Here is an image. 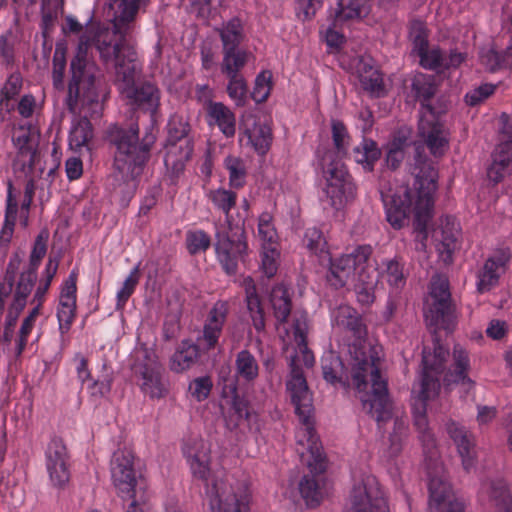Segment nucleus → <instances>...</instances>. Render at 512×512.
<instances>
[{
    "label": "nucleus",
    "instance_id": "nucleus-26",
    "mask_svg": "<svg viewBox=\"0 0 512 512\" xmlns=\"http://www.w3.org/2000/svg\"><path fill=\"white\" fill-rule=\"evenodd\" d=\"M458 235V224L452 218L442 220L440 227L434 232V237L438 241L437 249L445 262L451 260L452 253L457 247Z\"/></svg>",
    "mask_w": 512,
    "mask_h": 512
},
{
    "label": "nucleus",
    "instance_id": "nucleus-9",
    "mask_svg": "<svg viewBox=\"0 0 512 512\" xmlns=\"http://www.w3.org/2000/svg\"><path fill=\"white\" fill-rule=\"evenodd\" d=\"M132 359V371L141 392L150 399L165 397L168 393V385L162 377L161 366L154 350L139 344L132 353Z\"/></svg>",
    "mask_w": 512,
    "mask_h": 512
},
{
    "label": "nucleus",
    "instance_id": "nucleus-11",
    "mask_svg": "<svg viewBox=\"0 0 512 512\" xmlns=\"http://www.w3.org/2000/svg\"><path fill=\"white\" fill-rule=\"evenodd\" d=\"M211 512H247L250 491L245 482L216 479L207 487Z\"/></svg>",
    "mask_w": 512,
    "mask_h": 512
},
{
    "label": "nucleus",
    "instance_id": "nucleus-51",
    "mask_svg": "<svg viewBox=\"0 0 512 512\" xmlns=\"http://www.w3.org/2000/svg\"><path fill=\"white\" fill-rule=\"evenodd\" d=\"M261 269L267 277H273L279 265L280 251L279 246H266L261 248Z\"/></svg>",
    "mask_w": 512,
    "mask_h": 512
},
{
    "label": "nucleus",
    "instance_id": "nucleus-63",
    "mask_svg": "<svg viewBox=\"0 0 512 512\" xmlns=\"http://www.w3.org/2000/svg\"><path fill=\"white\" fill-rule=\"evenodd\" d=\"M304 241L311 252L318 254L324 251L326 241L322 232L318 228H308L305 232Z\"/></svg>",
    "mask_w": 512,
    "mask_h": 512
},
{
    "label": "nucleus",
    "instance_id": "nucleus-64",
    "mask_svg": "<svg viewBox=\"0 0 512 512\" xmlns=\"http://www.w3.org/2000/svg\"><path fill=\"white\" fill-rule=\"evenodd\" d=\"M212 382L208 377H200L189 385V392L198 402L205 400L211 391Z\"/></svg>",
    "mask_w": 512,
    "mask_h": 512
},
{
    "label": "nucleus",
    "instance_id": "nucleus-17",
    "mask_svg": "<svg viewBox=\"0 0 512 512\" xmlns=\"http://www.w3.org/2000/svg\"><path fill=\"white\" fill-rule=\"evenodd\" d=\"M240 142L251 147L255 152L264 155L272 143V131L266 121L253 114L243 117L240 126Z\"/></svg>",
    "mask_w": 512,
    "mask_h": 512
},
{
    "label": "nucleus",
    "instance_id": "nucleus-35",
    "mask_svg": "<svg viewBox=\"0 0 512 512\" xmlns=\"http://www.w3.org/2000/svg\"><path fill=\"white\" fill-rule=\"evenodd\" d=\"M411 90L414 97L423 105L422 112H425L429 105H426L436 93L435 78L431 75L418 73L412 79Z\"/></svg>",
    "mask_w": 512,
    "mask_h": 512
},
{
    "label": "nucleus",
    "instance_id": "nucleus-24",
    "mask_svg": "<svg viewBox=\"0 0 512 512\" xmlns=\"http://www.w3.org/2000/svg\"><path fill=\"white\" fill-rule=\"evenodd\" d=\"M507 261L508 256L504 252L496 253L485 261L477 274L478 292H488L498 284L500 276L505 271Z\"/></svg>",
    "mask_w": 512,
    "mask_h": 512
},
{
    "label": "nucleus",
    "instance_id": "nucleus-10",
    "mask_svg": "<svg viewBox=\"0 0 512 512\" xmlns=\"http://www.w3.org/2000/svg\"><path fill=\"white\" fill-rule=\"evenodd\" d=\"M327 162L323 168V202L335 211L344 209L355 198V185L339 159L330 155L324 158Z\"/></svg>",
    "mask_w": 512,
    "mask_h": 512
},
{
    "label": "nucleus",
    "instance_id": "nucleus-37",
    "mask_svg": "<svg viewBox=\"0 0 512 512\" xmlns=\"http://www.w3.org/2000/svg\"><path fill=\"white\" fill-rule=\"evenodd\" d=\"M198 357V347L188 341H183L173 354L170 368L174 372H182L190 368Z\"/></svg>",
    "mask_w": 512,
    "mask_h": 512
},
{
    "label": "nucleus",
    "instance_id": "nucleus-2",
    "mask_svg": "<svg viewBox=\"0 0 512 512\" xmlns=\"http://www.w3.org/2000/svg\"><path fill=\"white\" fill-rule=\"evenodd\" d=\"M414 173L415 191L405 185L381 190L386 219L394 229L406 226L413 213L416 229L423 231L432 216L438 172L431 162L418 159Z\"/></svg>",
    "mask_w": 512,
    "mask_h": 512
},
{
    "label": "nucleus",
    "instance_id": "nucleus-7",
    "mask_svg": "<svg viewBox=\"0 0 512 512\" xmlns=\"http://www.w3.org/2000/svg\"><path fill=\"white\" fill-rule=\"evenodd\" d=\"M448 355V350L438 340L434 341L432 351L423 350V371L419 382V390H415L417 396L413 402L412 410L414 424L420 434L419 437L428 448L434 447V438L429 431L426 403L439 394V376L443 372Z\"/></svg>",
    "mask_w": 512,
    "mask_h": 512
},
{
    "label": "nucleus",
    "instance_id": "nucleus-3",
    "mask_svg": "<svg viewBox=\"0 0 512 512\" xmlns=\"http://www.w3.org/2000/svg\"><path fill=\"white\" fill-rule=\"evenodd\" d=\"M302 366L306 367L303 358L299 354L291 357V372L286 387L295 406V412L302 424L296 433L298 453L301 460L307 464L312 472L320 473L325 469V460L319 439L310 421L312 399Z\"/></svg>",
    "mask_w": 512,
    "mask_h": 512
},
{
    "label": "nucleus",
    "instance_id": "nucleus-44",
    "mask_svg": "<svg viewBox=\"0 0 512 512\" xmlns=\"http://www.w3.org/2000/svg\"><path fill=\"white\" fill-rule=\"evenodd\" d=\"M274 315L280 323H284L291 311L288 291L284 286H276L271 291L270 298Z\"/></svg>",
    "mask_w": 512,
    "mask_h": 512
},
{
    "label": "nucleus",
    "instance_id": "nucleus-49",
    "mask_svg": "<svg viewBox=\"0 0 512 512\" xmlns=\"http://www.w3.org/2000/svg\"><path fill=\"white\" fill-rule=\"evenodd\" d=\"M140 274H139V266H135L126 277L124 282L122 283L120 289L116 294V308L122 309L131 295L134 293L135 288L139 282Z\"/></svg>",
    "mask_w": 512,
    "mask_h": 512
},
{
    "label": "nucleus",
    "instance_id": "nucleus-52",
    "mask_svg": "<svg viewBox=\"0 0 512 512\" xmlns=\"http://www.w3.org/2000/svg\"><path fill=\"white\" fill-rule=\"evenodd\" d=\"M210 244V236L203 230L189 231L186 234L187 249L192 255L205 252Z\"/></svg>",
    "mask_w": 512,
    "mask_h": 512
},
{
    "label": "nucleus",
    "instance_id": "nucleus-47",
    "mask_svg": "<svg viewBox=\"0 0 512 512\" xmlns=\"http://www.w3.org/2000/svg\"><path fill=\"white\" fill-rule=\"evenodd\" d=\"M420 59V65L427 70H443L444 55L438 47H429V44L414 53Z\"/></svg>",
    "mask_w": 512,
    "mask_h": 512
},
{
    "label": "nucleus",
    "instance_id": "nucleus-45",
    "mask_svg": "<svg viewBox=\"0 0 512 512\" xmlns=\"http://www.w3.org/2000/svg\"><path fill=\"white\" fill-rule=\"evenodd\" d=\"M18 206L16 200L12 196L11 189L9 188L7 195V205L5 213L4 225L0 232V244L7 246L14 232L15 221L17 217Z\"/></svg>",
    "mask_w": 512,
    "mask_h": 512
},
{
    "label": "nucleus",
    "instance_id": "nucleus-57",
    "mask_svg": "<svg viewBox=\"0 0 512 512\" xmlns=\"http://www.w3.org/2000/svg\"><path fill=\"white\" fill-rule=\"evenodd\" d=\"M229 82L227 85V92L229 97L235 102L237 106H243L246 101L247 85L244 78L240 76H227Z\"/></svg>",
    "mask_w": 512,
    "mask_h": 512
},
{
    "label": "nucleus",
    "instance_id": "nucleus-16",
    "mask_svg": "<svg viewBox=\"0 0 512 512\" xmlns=\"http://www.w3.org/2000/svg\"><path fill=\"white\" fill-rule=\"evenodd\" d=\"M418 133L434 157H441L448 150V132L437 120L432 107L421 112Z\"/></svg>",
    "mask_w": 512,
    "mask_h": 512
},
{
    "label": "nucleus",
    "instance_id": "nucleus-22",
    "mask_svg": "<svg viewBox=\"0 0 512 512\" xmlns=\"http://www.w3.org/2000/svg\"><path fill=\"white\" fill-rule=\"evenodd\" d=\"M446 429L457 446L464 470L470 472L476 464L475 443L472 434L453 421L447 423Z\"/></svg>",
    "mask_w": 512,
    "mask_h": 512
},
{
    "label": "nucleus",
    "instance_id": "nucleus-33",
    "mask_svg": "<svg viewBox=\"0 0 512 512\" xmlns=\"http://www.w3.org/2000/svg\"><path fill=\"white\" fill-rule=\"evenodd\" d=\"M308 331L307 315L300 314L294 319L293 323V335L294 339L298 344V349L295 354H299L303 358V363L306 368H310L315 363V358L312 352L306 345V334Z\"/></svg>",
    "mask_w": 512,
    "mask_h": 512
},
{
    "label": "nucleus",
    "instance_id": "nucleus-6",
    "mask_svg": "<svg viewBox=\"0 0 512 512\" xmlns=\"http://www.w3.org/2000/svg\"><path fill=\"white\" fill-rule=\"evenodd\" d=\"M371 253L368 245L356 247L331 263L328 276L331 285L337 288L353 282L357 300L364 305L373 303L380 276Z\"/></svg>",
    "mask_w": 512,
    "mask_h": 512
},
{
    "label": "nucleus",
    "instance_id": "nucleus-54",
    "mask_svg": "<svg viewBox=\"0 0 512 512\" xmlns=\"http://www.w3.org/2000/svg\"><path fill=\"white\" fill-rule=\"evenodd\" d=\"M272 89V73L270 71H262L255 80L252 91V98L257 103L267 100Z\"/></svg>",
    "mask_w": 512,
    "mask_h": 512
},
{
    "label": "nucleus",
    "instance_id": "nucleus-58",
    "mask_svg": "<svg viewBox=\"0 0 512 512\" xmlns=\"http://www.w3.org/2000/svg\"><path fill=\"white\" fill-rule=\"evenodd\" d=\"M410 39L413 44L412 52L423 50L428 45V32L425 23L421 20H413L410 25Z\"/></svg>",
    "mask_w": 512,
    "mask_h": 512
},
{
    "label": "nucleus",
    "instance_id": "nucleus-39",
    "mask_svg": "<svg viewBox=\"0 0 512 512\" xmlns=\"http://www.w3.org/2000/svg\"><path fill=\"white\" fill-rule=\"evenodd\" d=\"M249 53L242 49L223 50L221 70L227 76H240L239 71L245 66Z\"/></svg>",
    "mask_w": 512,
    "mask_h": 512
},
{
    "label": "nucleus",
    "instance_id": "nucleus-27",
    "mask_svg": "<svg viewBox=\"0 0 512 512\" xmlns=\"http://www.w3.org/2000/svg\"><path fill=\"white\" fill-rule=\"evenodd\" d=\"M206 113L209 125H217L221 132L227 137H232L235 134V116L223 103L207 101Z\"/></svg>",
    "mask_w": 512,
    "mask_h": 512
},
{
    "label": "nucleus",
    "instance_id": "nucleus-34",
    "mask_svg": "<svg viewBox=\"0 0 512 512\" xmlns=\"http://www.w3.org/2000/svg\"><path fill=\"white\" fill-rule=\"evenodd\" d=\"M368 2L369 0H337L335 24L366 16L369 12Z\"/></svg>",
    "mask_w": 512,
    "mask_h": 512
},
{
    "label": "nucleus",
    "instance_id": "nucleus-29",
    "mask_svg": "<svg viewBox=\"0 0 512 512\" xmlns=\"http://www.w3.org/2000/svg\"><path fill=\"white\" fill-rule=\"evenodd\" d=\"M453 371L445 375L444 381L447 385L451 383H461L466 389L472 387V381L467 377V371L470 368V360L466 350L455 345L453 350Z\"/></svg>",
    "mask_w": 512,
    "mask_h": 512
},
{
    "label": "nucleus",
    "instance_id": "nucleus-46",
    "mask_svg": "<svg viewBox=\"0 0 512 512\" xmlns=\"http://www.w3.org/2000/svg\"><path fill=\"white\" fill-rule=\"evenodd\" d=\"M207 197L215 208L221 210L226 215V221L229 220V212L236 204V193L224 188H218L210 190L207 193Z\"/></svg>",
    "mask_w": 512,
    "mask_h": 512
},
{
    "label": "nucleus",
    "instance_id": "nucleus-21",
    "mask_svg": "<svg viewBox=\"0 0 512 512\" xmlns=\"http://www.w3.org/2000/svg\"><path fill=\"white\" fill-rule=\"evenodd\" d=\"M430 512H463V505L454 498L450 484L443 476L429 481Z\"/></svg>",
    "mask_w": 512,
    "mask_h": 512
},
{
    "label": "nucleus",
    "instance_id": "nucleus-48",
    "mask_svg": "<svg viewBox=\"0 0 512 512\" xmlns=\"http://www.w3.org/2000/svg\"><path fill=\"white\" fill-rule=\"evenodd\" d=\"M224 166L229 173V184L233 188H240L245 183L246 170L243 161L234 156L224 160Z\"/></svg>",
    "mask_w": 512,
    "mask_h": 512
},
{
    "label": "nucleus",
    "instance_id": "nucleus-4",
    "mask_svg": "<svg viewBox=\"0 0 512 512\" xmlns=\"http://www.w3.org/2000/svg\"><path fill=\"white\" fill-rule=\"evenodd\" d=\"M99 40L114 45L108 31L95 32L88 29L81 35L75 56L71 60V79L66 104L69 111L74 114L91 105L99 106L97 88L101 72L90 54L92 44L95 42L97 46Z\"/></svg>",
    "mask_w": 512,
    "mask_h": 512
},
{
    "label": "nucleus",
    "instance_id": "nucleus-40",
    "mask_svg": "<svg viewBox=\"0 0 512 512\" xmlns=\"http://www.w3.org/2000/svg\"><path fill=\"white\" fill-rule=\"evenodd\" d=\"M85 109L86 107L81 112H77L79 114L84 112L85 116L74 124L70 131L69 145L74 150H80L86 146L93 136L91 123L86 118L88 112H85Z\"/></svg>",
    "mask_w": 512,
    "mask_h": 512
},
{
    "label": "nucleus",
    "instance_id": "nucleus-8",
    "mask_svg": "<svg viewBox=\"0 0 512 512\" xmlns=\"http://www.w3.org/2000/svg\"><path fill=\"white\" fill-rule=\"evenodd\" d=\"M111 142L115 145L114 167L125 182L138 177L148 159L149 147L154 141L147 136L144 144H138V128L131 126L129 130L115 127L110 132Z\"/></svg>",
    "mask_w": 512,
    "mask_h": 512
},
{
    "label": "nucleus",
    "instance_id": "nucleus-25",
    "mask_svg": "<svg viewBox=\"0 0 512 512\" xmlns=\"http://www.w3.org/2000/svg\"><path fill=\"white\" fill-rule=\"evenodd\" d=\"M512 173V139L501 140L492 154L488 178L494 183L502 181Z\"/></svg>",
    "mask_w": 512,
    "mask_h": 512
},
{
    "label": "nucleus",
    "instance_id": "nucleus-1",
    "mask_svg": "<svg viewBox=\"0 0 512 512\" xmlns=\"http://www.w3.org/2000/svg\"><path fill=\"white\" fill-rule=\"evenodd\" d=\"M332 324L345 329L359 341L353 344L350 353L351 385L357 392L363 409L376 420L378 425L392 424L385 443L384 454L388 459L397 457L404 446L408 435L407 421L398 413H394L389 398L387 380L380 371L381 357L377 348L366 349L360 341L366 335V327L359 314L350 306L342 305L332 312Z\"/></svg>",
    "mask_w": 512,
    "mask_h": 512
},
{
    "label": "nucleus",
    "instance_id": "nucleus-62",
    "mask_svg": "<svg viewBox=\"0 0 512 512\" xmlns=\"http://www.w3.org/2000/svg\"><path fill=\"white\" fill-rule=\"evenodd\" d=\"M383 276L386 278L389 285L400 288L404 285L405 279L401 265L394 260H389L385 263V270Z\"/></svg>",
    "mask_w": 512,
    "mask_h": 512
},
{
    "label": "nucleus",
    "instance_id": "nucleus-36",
    "mask_svg": "<svg viewBox=\"0 0 512 512\" xmlns=\"http://www.w3.org/2000/svg\"><path fill=\"white\" fill-rule=\"evenodd\" d=\"M246 305L254 328L261 332L265 328L264 311L256 294L252 279H246Z\"/></svg>",
    "mask_w": 512,
    "mask_h": 512
},
{
    "label": "nucleus",
    "instance_id": "nucleus-19",
    "mask_svg": "<svg viewBox=\"0 0 512 512\" xmlns=\"http://www.w3.org/2000/svg\"><path fill=\"white\" fill-rule=\"evenodd\" d=\"M182 451L192 475L207 481L211 472L210 443L202 438H190L184 443Z\"/></svg>",
    "mask_w": 512,
    "mask_h": 512
},
{
    "label": "nucleus",
    "instance_id": "nucleus-61",
    "mask_svg": "<svg viewBox=\"0 0 512 512\" xmlns=\"http://www.w3.org/2000/svg\"><path fill=\"white\" fill-rule=\"evenodd\" d=\"M247 416L248 408L246 403L237 397H233L231 407L226 415L228 424L234 427L238 426Z\"/></svg>",
    "mask_w": 512,
    "mask_h": 512
},
{
    "label": "nucleus",
    "instance_id": "nucleus-23",
    "mask_svg": "<svg viewBox=\"0 0 512 512\" xmlns=\"http://www.w3.org/2000/svg\"><path fill=\"white\" fill-rule=\"evenodd\" d=\"M228 312V303L225 301L216 302L209 311L204 324L203 335L200 339L206 348H214L217 344L222 328L226 322Z\"/></svg>",
    "mask_w": 512,
    "mask_h": 512
},
{
    "label": "nucleus",
    "instance_id": "nucleus-60",
    "mask_svg": "<svg viewBox=\"0 0 512 512\" xmlns=\"http://www.w3.org/2000/svg\"><path fill=\"white\" fill-rule=\"evenodd\" d=\"M491 497L499 505V511L512 512V498L503 481L491 485Z\"/></svg>",
    "mask_w": 512,
    "mask_h": 512
},
{
    "label": "nucleus",
    "instance_id": "nucleus-30",
    "mask_svg": "<svg viewBox=\"0 0 512 512\" xmlns=\"http://www.w3.org/2000/svg\"><path fill=\"white\" fill-rule=\"evenodd\" d=\"M146 2L147 0H110L116 32H120L122 25L133 21L141 5Z\"/></svg>",
    "mask_w": 512,
    "mask_h": 512
},
{
    "label": "nucleus",
    "instance_id": "nucleus-50",
    "mask_svg": "<svg viewBox=\"0 0 512 512\" xmlns=\"http://www.w3.org/2000/svg\"><path fill=\"white\" fill-rule=\"evenodd\" d=\"M407 145V137L404 134L394 137L388 145L387 165L396 169L403 161L405 156L404 148Z\"/></svg>",
    "mask_w": 512,
    "mask_h": 512
},
{
    "label": "nucleus",
    "instance_id": "nucleus-42",
    "mask_svg": "<svg viewBox=\"0 0 512 512\" xmlns=\"http://www.w3.org/2000/svg\"><path fill=\"white\" fill-rule=\"evenodd\" d=\"M236 376L247 382L254 381L259 373L255 357L247 350L240 351L235 360Z\"/></svg>",
    "mask_w": 512,
    "mask_h": 512
},
{
    "label": "nucleus",
    "instance_id": "nucleus-20",
    "mask_svg": "<svg viewBox=\"0 0 512 512\" xmlns=\"http://www.w3.org/2000/svg\"><path fill=\"white\" fill-rule=\"evenodd\" d=\"M77 274L72 271L64 281L57 306V319L61 334L67 333L76 316Z\"/></svg>",
    "mask_w": 512,
    "mask_h": 512
},
{
    "label": "nucleus",
    "instance_id": "nucleus-28",
    "mask_svg": "<svg viewBox=\"0 0 512 512\" xmlns=\"http://www.w3.org/2000/svg\"><path fill=\"white\" fill-rule=\"evenodd\" d=\"M192 152L193 145L189 139L169 141L164 158L166 168L175 173L182 171Z\"/></svg>",
    "mask_w": 512,
    "mask_h": 512
},
{
    "label": "nucleus",
    "instance_id": "nucleus-12",
    "mask_svg": "<svg viewBox=\"0 0 512 512\" xmlns=\"http://www.w3.org/2000/svg\"><path fill=\"white\" fill-rule=\"evenodd\" d=\"M216 239L215 249L219 262L227 273H235L238 260L248 249L244 228L232 225L227 220V226L217 229Z\"/></svg>",
    "mask_w": 512,
    "mask_h": 512
},
{
    "label": "nucleus",
    "instance_id": "nucleus-56",
    "mask_svg": "<svg viewBox=\"0 0 512 512\" xmlns=\"http://www.w3.org/2000/svg\"><path fill=\"white\" fill-rule=\"evenodd\" d=\"M331 132L334 146L339 155H344L350 143V136L345 125L336 119L331 121Z\"/></svg>",
    "mask_w": 512,
    "mask_h": 512
},
{
    "label": "nucleus",
    "instance_id": "nucleus-41",
    "mask_svg": "<svg viewBox=\"0 0 512 512\" xmlns=\"http://www.w3.org/2000/svg\"><path fill=\"white\" fill-rule=\"evenodd\" d=\"M380 154L376 143L369 139H363V141L353 149L354 160L358 164H361L367 171L372 170Z\"/></svg>",
    "mask_w": 512,
    "mask_h": 512
},
{
    "label": "nucleus",
    "instance_id": "nucleus-13",
    "mask_svg": "<svg viewBox=\"0 0 512 512\" xmlns=\"http://www.w3.org/2000/svg\"><path fill=\"white\" fill-rule=\"evenodd\" d=\"M139 476L132 450L123 448L114 452L111 460V479L117 494L122 499H132L138 496Z\"/></svg>",
    "mask_w": 512,
    "mask_h": 512
},
{
    "label": "nucleus",
    "instance_id": "nucleus-14",
    "mask_svg": "<svg viewBox=\"0 0 512 512\" xmlns=\"http://www.w3.org/2000/svg\"><path fill=\"white\" fill-rule=\"evenodd\" d=\"M424 314L430 325L444 329L450 328L453 315L450 306L449 283L445 276L437 274L432 277Z\"/></svg>",
    "mask_w": 512,
    "mask_h": 512
},
{
    "label": "nucleus",
    "instance_id": "nucleus-32",
    "mask_svg": "<svg viewBox=\"0 0 512 512\" xmlns=\"http://www.w3.org/2000/svg\"><path fill=\"white\" fill-rule=\"evenodd\" d=\"M357 74L364 90L376 96L384 94L383 78L377 68L361 60L357 66Z\"/></svg>",
    "mask_w": 512,
    "mask_h": 512
},
{
    "label": "nucleus",
    "instance_id": "nucleus-18",
    "mask_svg": "<svg viewBox=\"0 0 512 512\" xmlns=\"http://www.w3.org/2000/svg\"><path fill=\"white\" fill-rule=\"evenodd\" d=\"M46 469L54 487L65 486L70 479L69 455L60 438H53L46 450Z\"/></svg>",
    "mask_w": 512,
    "mask_h": 512
},
{
    "label": "nucleus",
    "instance_id": "nucleus-38",
    "mask_svg": "<svg viewBox=\"0 0 512 512\" xmlns=\"http://www.w3.org/2000/svg\"><path fill=\"white\" fill-rule=\"evenodd\" d=\"M256 238L261 248L266 246H279V237L273 224V217L270 213L264 212L259 216Z\"/></svg>",
    "mask_w": 512,
    "mask_h": 512
},
{
    "label": "nucleus",
    "instance_id": "nucleus-15",
    "mask_svg": "<svg viewBox=\"0 0 512 512\" xmlns=\"http://www.w3.org/2000/svg\"><path fill=\"white\" fill-rule=\"evenodd\" d=\"M349 512H390L386 496L376 477L364 474L355 480L350 495Z\"/></svg>",
    "mask_w": 512,
    "mask_h": 512
},
{
    "label": "nucleus",
    "instance_id": "nucleus-53",
    "mask_svg": "<svg viewBox=\"0 0 512 512\" xmlns=\"http://www.w3.org/2000/svg\"><path fill=\"white\" fill-rule=\"evenodd\" d=\"M299 490L308 506L314 507L320 503L322 493L313 478L303 477L299 483Z\"/></svg>",
    "mask_w": 512,
    "mask_h": 512
},
{
    "label": "nucleus",
    "instance_id": "nucleus-55",
    "mask_svg": "<svg viewBox=\"0 0 512 512\" xmlns=\"http://www.w3.org/2000/svg\"><path fill=\"white\" fill-rule=\"evenodd\" d=\"M66 48L63 45L57 44L53 56V85L57 89H63V78L66 67L65 60Z\"/></svg>",
    "mask_w": 512,
    "mask_h": 512
},
{
    "label": "nucleus",
    "instance_id": "nucleus-43",
    "mask_svg": "<svg viewBox=\"0 0 512 512\" xmlns=\"http://www.w3.org/2000/svg\"><path fill=\"white\" fill-rule=\"evenodd\" d=\"M13 143L19 150V157L24 165H32L36 156V143L28 131L20 129L13 136Z\"/></svg>",
    "mask_w": 512,
    "mask_h": 512
},
{
    "label": "nucleus",
    "instance_id": "nucleus-5",
    "mask_svg": "<svg viewBox=\"0 0 512 512\" xmlns=\"http://www.w3.org/2000/svg\"><path fill=\"white\" fill-rule=\"evenodd\" d=\"M97 50L104 62L115 63L116 80L123 97L130 104L154 112L159 105V91L149 83L140 86L136 84L140 64L135 50L125 43L112 45L105 40L98 41Z\"/></svg>",
    "mask_w": 512,
    "mask_h": 512
},
{
    "label": "nucleus",
    "instance_id": "nucleus-59",
    "mask_svg": "<svg viewBox=\"0 0 512 512\" xmlns=\"http://www.w3.org/2000/svg\"><path fill=\"white\" fill-rule=\"evenodd\" d=\"M22 88V78L20 74H11L1 89L0 104L8 108V101L15 98Z\"/></svg>",
    "mask_w": 512,
    "mask_h": 512
},
{
    "label": "nucleus",
    "instance_id": "nucleus-31",
    "mask_svg": "<svg viewBox=\"0 0 512 512\" xmlns=\"http://www.w3.org/2000/svg\"><path fill=\"white\" fill-rule=\"evenodd\" d=\"M216 31L220 36L223 50L237 49L245 39L243 23L237 17L224 22Z\"/></svg>",
    "mask_w": 512,
    "mask_h": 512
}]
</instances>
